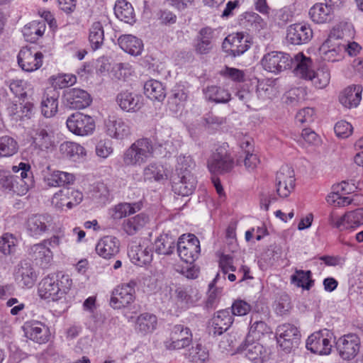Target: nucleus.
I'll list each match as a JSON object with an SVG mask.
<instances>
[{"label":"nucleus","instance_id":"obj_1","mask_svg":"<svg viewBox=\"0 0 363 363\" xmlns=\"http://www.w3.org/2000/svg\"><path fill=\"white\" fill-rule=\"evenodd\" d=\"M312 60L303 53L294 56V74L304 80L311 82L317 89L326 87L330 80V72L326 65L320 67L317 70L312 68Z\"/></svg>","mask_w":363,"mask_h":363},{"label":"nucleus","instance_id":"obj_2","mask_svg":"<svg viewBox=\"0 0 363 363\" xmlns=\"http://www.w3.org/2000/svg\"><path fill=\"white\" fill-rule=\"evenodd\" d=\"M155 157V145L147 138L136 140L127 149L122 156L124 166L130 167H141Z\"/></svg>","mask_w":363,"mask_h":363},{"label":"nucleus","instance_id":"obj_3","mask_svg":"<svg viewBox=\"0 0 363 363\" xmlns=\"http://www.w3.org/2000/svg\"><path fill=\"white\" fill-rule=\"evenodd\" d=\"M72 280L67 275L52 274L45 277L39 283L38 294L44 299L53 301L62 298L70 289Z\"/></svg>","mask_w":363,"mask_h":363},{"label":"nucleus","instance_id":"obj_4","mask_svg":"<svg viewBox=\"0 0 363 363\" xmlns=\"http://www.w3.org/2000/svg\"><path fill=\"white\" fill-rule=\"evenodd\" d=\"M334 342L333 333L327 329H323L312 333L306 340V346L313 353L328 355L331 352Z\"/></svg>","mask_w":363,"mask_h":363},{"label":"nucleus","instance_id":"obj_5","mask_svg":"<svg viewBox=\"0 0 363 363\" xmlns=\"http://www.w3.org/2000/svg\"><path fill=\"white\" fill-rule=\"evenodd\" d=\"M328 223L339 230L355 229L363 225V208H357L340 216L336 211H332L328 218Z\"/></svg>","mask_w":363,"mask_h":363},{"label":"nucleus","instance_id":"obj_6","mask_svg":"<svg viewBox=\"0 0 363 363\" xmlns=\"http://www.w3.org/2000/svg\"><path fill=\"white\" fill-rule=\"evenodd\" d=\"M177 252L186 263L192 264L199 257L201 252L200 242L193 234H184L178 240Z\"/></svg>","mask_w":363,"mask_h":363},{"label":"nucleus","instance_id":"obj_7","mask_svg":"<svg viewBox=\"0 0 363 363\" xmlns=\"http://www.w3.org/2000/svg\"><path fill=\"white\" fill-rule=\"evenodd\" d=\"M294 65V57L285 52L272 51L265 54L261 60L263 69L269 72L278 74Z\"/></svg>","mask_w":363,"mask_h":363},{"label":"nucleus","instance_id":"obj_8","mask_svg":"<svg viewBox=\"0 0 363 363\" xmlns=\"http://www.w3.org/2000/svg\"><path fill=\"white\" fill-rule=\"evenodd\" d=\"M136 282L133 280L117 286L112 291L110 305L120 309L130 305L135 298Z\"/></svg>","mask_w":363,"mask_h":363},{"label":"nucleus","instance_id":"obj_9","mask_svg":"<svg viewBox=\"0 0 363 363\" xmlns=\"http://www.w3.org/2000/svg\"><path fill=\"white\" fill-rule=\"evenodd\" d=\"M66 124L70 132L79 136L90 135L95 129V122L92 117L80 112L71 114Z\"/></svg>","mask_w":363,"mask_h":363},{"label":"nucleus","instance_id":"obj_10","mask_svg":"<svg viewBox=\"0 0 363 363\" xmlns=\"http://www.w3.org/2000/svg\"><path fill=\"white\" fill-rule=\"evenodd\" d=\"M30 135L35 149L45 151L54 146V133L47 125L43 123L33 125Z\"/></svg>","mask_w":363,"mask_h":363},{"label":"nucleus","instance_id":"obj_11","mask_svg":"<svg viewBox=\"0 0 363 363\" xmlns=\"http://www.w3.org/2000/svg\"><path fill=\"white\" fill-rule=\"evenodd\" d=\"M275 186L280 197L286 198L294 190L295 179L294 169L288 166H282L276 174Z\"/></svg>","mask_w":363,"mask_h":363},{"label":"nucleus","instance_id":"obj_12","mask_svg":"<svg viewBox=\"0 0 363 363\" xmlns=\"http://www.w3.org/2000/svg\"><path fill=\"white\" fill-rule=\"evenodd\" d=\"M192 341V335L188 328L182 325L174 327L170 337L164 341V347L169 350H181L189 346Z\"/></svg>","mask_w":363,"mask_h":363},{"label":"nucleus","instance_id":"obj_13","mask_svg":"<svg viewBox=\"0 0 363 363\" xmlns=\"http://www.w3.org/2000/svg\"><path fill=\"white\" fill-rule=\"evenodd\" d=\"M207 166L212 174H225L233 169L234 160L230 154L218 150L208 159Z\"/></svg>","mask_w":363,"mask_h":363},{"label":"nucleus","instance_id":"obj_14","mask_svg":"<svg viewBox=\"0 0 363 363\" xmlns=\"http://www.w3.org/2000/svg\"><path fill=\"white\" fill-rule=\"evenodd\" d=\"M360 340L355 334H347L340 337L336 342V347L340 356L350 360L357 354L359 350Z\"/></svg>","mask_w":363,"mask_h":363},{"label":"nucleus","instance_id":"obj_15","mask_svg":"<svg viewBox=\"0 0 363 363\" xmlns=\"http://www.w3.org/2000/svg\"><path fill=\"white\" fill-rule=\"evenodd\" d=\"M63 97L65 106L71 109H82L91 103L89 94L81 89H68L65 91Z\"/></svg>","mask_w":363,"mask_h":363},{"label":"nucleus","instance_id":"obj_16","mask_svg":"<svg viewBox=\"0 0 363 363\" xmlns=\"http://www.w3.org/2000/svg\"><path fill=\"white\" fill-rule=\"evenodd\" d=\"M43 55L28 48H23L18 55L19 66L26 72L38 69L43 65Z\"/></svg>","mask_w":363,"mask_h":363},{"label":"nucleus","instance_id":"obj_17","mask_svg":"<svg viewBox=\"0 0 363 363\" xmlns=\"http://www.w3.org/2000/svg\"><path fill=\"white\" fill-rule=\"evenodd\" d=\"M15 279L22 287L31 288L37 280V273L32 264L27 260L20 262L15 270Z\"/></svg>","mask_w":363,"mask_h":363},{"label":"nucleus","instance_id":"obj_18","mask_svg":"<svg viewBox=\"0 0 363 363\" xmlns=\"http://www.w3.org/2000/svg\"><path fill=\"white\" fill-rule=\"evenodd\" d=\"M277 335L278 343L286 352H290L294 343H297L300 335L298 328L289 323L279 325L277 328Z\"/></svg>","mask_w":363,"mask_h":363},{"label":"nucleus","instance_id":"obj_19","mask_svg":"<svg viewBox=\"0 0 363 363\" xmlns=\"http://www.w3.org/2000/svg\"><path fill=\"white\" fill-rule=\"evenodd\" d=\"M215 30L210 27L201 28L194 41V48L199 55H207L214 47Z\"/></svg>","mask_w":363,"mask_h":363},{"label":"nucleus","instance_id":"obj_20","mask_svg":"<svg viewBox=\"0 0 363 363\" xmlns=\"http://www.w3.org/2000/svg\"><path fill=\"white\" fill-rule=\"evenodd\" d=\"M116 102L123 111L130 113L138 111L144 105L142 95L128 91L118 93Z\"/></svg>","mask_w":363,"mask_h":363},{"label":"nucleus","instance_id":"obj_21","mask_svg":"<svg viewBox=\"0 0 363 363\" xmlns=\"http://www.w3.org/2000/svg\"><path fill=\"white\" fill-rule=\"evenodd\" d=\"M108 135L117 140H123L131 135V127L128 121L122 118L110 117L105 123Z\"/></svg>","mask_w":363,"mask_h":363},{"label":"nucleus","instance_id":"obj_22","mask_svg":"<svg viewBox=\"0 0 363 363\" xmlns=\"http://www.w3.org/2000/svg\"><path fill=\"white\" fill-rule=\"evenodd\" d=\"M313 37V31L308 25L295 23L287 28L286 40L293 45L307 43Z\"/></svg>","mask_w":363,"mask_h":363},{"label":"nucleus","instance_id":"obj_23","mask_svg":"<svg viewBox=\"0 0 363 363\" xmlns=\"http://www.w3.org/2000/svg\"><path fill=\"white\" fill-rule=\"evenodd\" d=\"M196 179L192 173L177 174L172 184V191L178 195L188 196L194 191L196 186Z\"/></svg>","mask_w":363,"mask_h":363},{"label":"nucleus","instance_id":"obj_24","mask_svg":"<svg viewBox=\"0 0 363 363\" xmlns=\"http://www.w3.org/2000/svg\"><path fill=\"white\" fill-rule=\"evenodd\" d=\"M52 224V217L49 214H35L30 216L27 223V229L31 236L41 235Z\"/></svg>","mask_w":363,"mask_h":363},{"label":"nucleus","instance_id":"obj_25","mask_svg":"<svg viewBox=\"0 0 363 363\" xmlns=\"http://www.w3.org/2000/svg\"><path fill=\"white\" fill-rule=\"evenodd\" d=\"M20 169L18 174L13 175L15 177L16 194L19 196L25 195L28 189L33 186V180L30 165L28 163L20 162Z\"/></svg>","mask_w":363,"mask_h":363},{"label":"nucleus","instance_id":"obj_26","mask_svg":"<svg viewBox=\"0 0 363 363\" xmlns=\"http://www.w3.org/2000/svg\"><path fill=\"white\" fill-rule=\"evenodd\" d=\"M239 352L244 353L247 358L251 361L260 360L264 362L266 359V350L257 340L245 341L238 347Z\"/></svg>","mask_w":363,"mask_h":363},{"label":"nucleus","instance_id":"obj_27","mask_svg":"<svg viewBox=\"0 0 363 363\" xmlns=\"http://www.w3.org/2000/svg\"><path fill=\"white\" fill-rule=\"evenodd\" d=\"M83 199L82 193L78 190L67 188L64 189L55 194L52 202L56 205V200L60 201L62 206H66L72 208L74 206L79 204Z\"/></svg>","mask_w":363,"mask_h":363},{"label":"nucleus","instance_id":"obj_28","mask_svg":"<svg viewBox=\"0 0 363 363\" xmlns=\"http://www.w3.org/2000/svg\"><path fill=\"white\" fill-rule=\"evenodd\" d=\"M59 94L54 89H48L42 98L41 112L46 118L54 116L58 111Z\"/></svg>","mask_w":363,"mask_h":363},{"label":"nucleus","instance_id":"obj_29","mask_svg":"<svg viewBox=\"0 0 363 363\" xmlns=\"http://www.w3.org/2000/svg\"><path fill=\"white\" fill-rule=\"evenodd\" d=\"M119 241L113 236H104L97 243V254L105 258L110 259L119 252Z\"/></svg>","mask_w":363,"mask_h":363},{"label":"nucleus","instance_id":"obj_30","mask_svg":"<svg viewBox=\"0 0 363 363\" xmlns=\"http://www.w3.org/2000/svg\"><path fill=\"white\" fill-rule=\"evenodd\" d=\"M346 45L341 42L328 43L324 42L319 48L321 57L328 62L338 61L342 57V53L345 51Z\"/></svg>","mask_w":363,"mask_h":363},{"label":"nucleus","instance_id":"obj_31","mask_svg":"<svg viewBox=\"0 0 363 363\" xmlns=\"http://www.w3.org/2000/svg\"><path fill=\"white\" fill-rule=\"evenodd\" d=\"M29 255L42 267H47L52 259V252L43 242L30 247Z\"/></svg>","mask_w":363,"mask_h":363},{"label":"nucleus","instance_id":"obj_32","mask_svg":"<svg viewBox=\"0 0 363 363\" xmlns=\"http://www.w3.org/2000/svg\"><path fill=\"white\" fill-rule=\"evenodd\" d=\"M233 316L228 309L218 311L211 319L213 333L220 335L225 332L233 324Z\"/></svg>","mask_w":363,"mask_h":363},{"label":"nucleus","instance_id":"obj_33","mask_svg":"<svg viewBox=\"0 0 363 363\" xmlns=\"http://www.w3.org/2000/svg\"><path fill=\"white\" fill-rule=\"evenodd\" d=\"M362 87L354 85L346 88L340 96V102L346 108H351L359 105L362 99Z\"/></svg>","mask_w":363,"mask_h":363},{"label":"nucleus","instance_id":"obj_34","mask_svg":"<svg viewBox=\"0 0 363 363\" xmlns=\"http://www.w3.org/2000/svg\"><path fill=\"white\" fill-rule=\"evenodd\" d=\"M118 43L122 50L131 55H140L143 49L142 40L132 35H121L118 39Z\"/></svg>","mask_w":363,"mask_h":363},{"label":"nucleus","instance_id":"obj_35","mask_svg":"<svg viewBox=\"0 0 363 363\" xmlns=\"http://www.w3.org/2000/svg\"><path fill=\"white\" fill-rule=\"evenodd\" d=\"M239 23L252 31H259L266 28L267 23L262 17L254 12H245L240 16Z\"/></svg>","mask_w":363,"mask_h":363},{"label":"nucleus","instance_id":"obj_36","mask_svg":"<svg viewBox=\"0 0 363 363\" xmlns=\"http://www.w3.org/2000/svg\"><path fill=\"white\" fill-rule=\"evenodd\" d=\"M272 333L271 328L261 320L255 319L251 316L248 333L245 338L247 341L259 340L262 337Z\"/></svg>","mask_w":363,"mask_h":363},{"label":"nucleus","instance_id":"obj_37","mask_svg":"<svg viewBox=\"0 0 363 363\" xmlns=\"http://www.w3.org/2000/svg\"><path fill=\"white\" fill-rule=\"evenodd\" d=\"M26 334L34 342L43 344L48 340V328L40 322H33L26 326Z\"/></svg>","mask_w":363,"mask_h":363},{"label":"nucleus","instance_id":"obj_38","mask_svg":"<svg viewBox=\"0 0 363 363\" xmlns=\"http://www.w3.org/2000/svg\"><path fill=\"white\" fill-rule=\"evenodd\" d=\"M45 181L49 186H61L73 184L75 177L73 174L54 170L44 176Z\"/></svg>","mask_w":363,"mask_h":363},{"label":"nucleus","instance_id":"obj_39","mask_svg":"<svg viewBox=\"0 0 363 363\" xmlns=\"http://www.w3.org/2000/svg\"><path fill=\"white\" fill-rule=\"evenodd\" d=\"M333 9L323 3L315 4L309 10L310 18L316 23H325L330 21L333 18Z\"/></svg>","mask_w":363,"mask_h":363},{"label":"nucleus","instance_id":"obj_40","mask_svg":"<svg viewBox=\"0 0 363 363\" xmlns=\"http://www.w3.org/2000/svg\"><path fill=\"white\" fill-rule=\"evenodd\" d=\"M128 255L132 259V262L139 266L147 264L152 260V248L141 245L133 247L129 250Z\"/></svg>","mask_w":363,"mask_h":363},{"label":"nucleus","instance_id":"obj_41","mask_svg":"<svg viewBox=\"0 0 363 363\" xmlns=\"http://www.w3.org/2000/svg\"><path fill=\"white\" fill-rule=\"evenodd\" d=\"M157 317L149 313H144L138 316L135 321V330L143 335L153 332L156 329Z\"/></svg>","mask_w":363,"mask_h":363},{"label":"nucleus","instance_id":"obj_42","mask_svg":"<svg viewBox=\"0 0 363 363\" xmlns=\"http://www.w3.org/2000/svg\"><path fill=\"white\" fill-rule=\"evenodd\" d=\"M353 34L354 30L350 24H340L331 30L325 42L334 43L340 42V40L348 42V39L351 38Z\"/></svg>","mask_w":363,"mask_h":363},{"label":"nucleus","instance_id":"obj_43","mask_svg":"<svg viewBox=\"0 0 363 363\" xmlns=\"http://www.w3.org/2000/svg\"><path fill=\"white\" fill-rule=\"evenodd\" d=\"M176 238L167 233L162 234L154 243V249L158 255H169L175 248Z\"/></svg>","mask_w":363,"mask_h":363},{"label":"nucleus","instance_id":"obj_44","mask_svg":"<svg viewBox=\"0 0 363 363\" xmlns=\"http://www.w3.org/2000/svg\"><path fill=\"white\" fill-rule=\"evenodd\" d=\"M116 16L127 23L135 22V13L132 5L125 0H118L114 6Z\"/></svg>","mask_w":363,"mask_h":363},{"label":"nucleus","instance_id":"obj_45","mask_svg":"<svg viewBox=\"0 0 363 363\" xmlns=\"http://www.w3.org/2000/svg\"><path fill=\"white\" fill-rule=\"evenodd\" d=\"M144 93L147 98L152 101H161L166 96L164 86L160 82L155 79H150L145 83Z\"/></svg>","mask_w":363,"mask_h":363},{"label":"nucleus","instance_id":"obj_46","mask_svg":"<svg viewBox=\"0 0 363 363\" xmlns=\"http://www.w3.org/2000/svg\"><path fill=\"white\" fill-rule=\"evenodd\" d=\"M204 95L208 101L216 103H227L230 100V94L228 90L217 86H207L204 90Z\"/></svg>","mask_w":363,"mask_h":363},{"label":"nucleus","instance_id":"obj_47","mask_svg":"<svg viewBox=\"0 0 363 363\" xmlns=\"http://www.w3.org/2000/svg\"><path fill=\"white\" fill-rule=\"evenodd\" d=\"M148 220V217L146 215L140 213L124 220L123 229L127 234L130 235H134L146 225Z\"/></svg>","mask_w":363,"mask_h":363},{"label":"nucleus","instance_id":"obj_48","mask_svg":"<svg viewBox=\"0 0 363 363\" xmlns=\"http://www.w3.org/2000/svg\"><path fill=\"white\" fill-rule=\"evenodd\" d=\"M60 151L65 157L74 160L86 155L84 147L78 143L70 141L62 143L60 146Z\"/></svg>","mask_w":363,"mask_h":363},{"label":"nucleus","instance_id":"obj_49","mask_svg":"<svg viewBox=\"0 0 363 363\" xmlns=\"http://www.w3.org/2000/svg\"><path fill=\"white\" fill-rule=\"evenodd\" d=\"M267 89L264 91H267ZM264 91V89L257 88L255 92L251 91L248 89H241L236 93V97L241 102L244 103L248 108H255L257 101L260 96H262V92Z\"/></svg>","mask_w":363,"mask_h":363},{"label":"nucleus","instance_id":"obj_50","mask_svg":"<svg viewBox=\"0 0 363 363\" xmlns=\"http://www.w3.org/2000/svg\"><path fill=\"white\" fill-rule=\"evenodd\" d=\"M141 208L142 204L138 202L119 203L113 209L112 217L113 219H121L139 211Z\"/></svg>","mask_w":363,"mask_h":363},{"label":"nucleus","instance_id":"obj_51","mask_svg":"<svg viewBox=\"0 0 363 363\" xmlns=\"http://www.w3.org/2000/svg\"><path fill=\"white\" fill-rule=\"evenodd\" d=\"M9 89L19 100L25 101L30 90V84L23 79H12L8 82Z\"/></svg>","mask_w":363,"mask_h":363},{"label":"nucleus","instance_id":"obj_52","mask_svg":"<svg viewBox=\"0 0 363 363\" xmlns=\"http://www.w3.org/2000/svg\"><path fill=\"white\" fill-rule=\"evenodd\" d=\"M291 280L298 287H301L306 290H309L313 284L310 270L296 269L295 273L291 276Z\"/></svg>","mask_w":363,"mask_h":363},{"label":"nucleus","instance_id":"obj_53","mask_svg":"<svg viewBox=\"0 0 363 363\" xmlns=\"http://www.w3.org/2000/svg\"><path fill=\"white\" fill-rule=\"evenodd\" d=\"M89 40L94 50H97L103 44L104 31L100 22H95L92 24L90 28Z\"/></svg>","mask_w":363,"mask_h":363},{"label":"nucleus","instance_id":"obj_54","mask_svg":"<svg viewBox=\"0 0 363 363\" xmlns=\"http://www.w3.org/2000/svg\"><path fill=\"white\" fill-rule=\"evenodd\" d=\"M18 150V143L11 137L0 138V157H9L15 155Z\"/></svg>","mask_w":363,"mask_h":363},{"label":"nucleus","instance_id":"obj_55","mask_svg":"<svg viewBox=\"0 0 363 363\" xmlns=\"http://www.w3.org/2000/svg\"><path fill=\"white\" fill-rule=\"evenodd\" d=\"M143 176L145 180H155L158 182L164 179L166 174L162 165L153 162L144 168Z\"/></svg>","mask_w":363,"mask_h":363},{"label":"nucleus","instance_id":"obj_56","mask_svg":"<svg viewBox=\"0 0 363 363\" xmlns=\"http://www.w3.org/2000/svg\"><path fill=\"white\" fill-rule=\"evenodd\" d=\"M195 167V162L190 155H179L177 158L176 170L177 174H186V172L191 173Z\"/></svg>","mask_w":363,"mask_h":363},{"label":"nucleus","instance_id":"obj_57","mask_svg":"<svg viewBox=\"0 0 363 363\" xmlns=\"http://www.w3.org/2000/svg\"><path fill=\"white\" fill-rule=\"evenodd\" d=\"M45 30V23L44 22L33 21L28 26L23 28V34L26 36H30V40H35L41 37Z\"/></svg>","mask_w":363,"mask_h":363},{"label":"nucleus","instance_id":"obj_58","mask_svg":"<svg viewBox=\"0 0 363 363\" xmlns=\"http://www.w3.org/2000/svg\"><path fill=\"white\" fill-rule=\"evenodd\" d=\"M16 240L13 235L5 233L0 238V252L10 255L16 251Z\"/></svg>","mask_w":363,"mask_h":363},{"label":"nucleus","instance_id":"obj_59","mask_svg":"<svg viewBox=\"0 0 363 363\" xmlns=\"http://www.w3.org/2000/svg\"><path fill=\"white\" fill-rule=\"evenodd\" d=\"M191 361L193 362H204L208 359V352L206 348L201 344L193 347L189 352Z\"/></svg>","mask_w":363,"mask_h":363},{"label":"nucleus","instance_id":"obj_60","mask_svg":"<svg viewBox=\"0 0 363 363\" xmlns=\"http://www.w3.org/2000/svg\"><path fill=\"white\" fill-rule=\"evenodd\" d=\"M242 40H247V37L245 36L242 33L228 35L225 38L223 43V47L225 50L238 48V45H240Z\"/></svg>","mask_w":363,"mask_h":363},{"label":"nucleus","instance_id":"obj_61","mask_svg":"<svg viewBox=\"0 0 363 363\" xmlns=\"http://www.w3.org/2000/svg\"><path fill=\"white\" fill-rule=\"evenodd\" d=\"M15 177H13L9 172L0 171V188L13 191L16 194Z\"/></svg>","mask_w":363,"mask_h":363},{"label":"nucleus","instance_id":"obj_62","mask_svg":"<svg viewBox=\"0 0 363 363\" xmlns=\"http://www.w3.org/2000/svg\"><path fill=\"white\" fill-rule=\"evenodd\" d=\"M113 152L112 142L110 140H101L96 144V153L101 158L108 157Z\"/></svg>","mask_w":363,"mask_h":363},{"label":"nucleus","instance_id":"obj_63","mask_svg":"<svg viewBox=\"0 0 363 363\" xmlns=\"http://www.w3.org/2000/svg\"><path fill=\"white\" fill-rule=\"evenodd\" d=\"M345 194H330L327 196V202L330 204H335L338 206H345L351 204L354 199L345 196Z\"/></svg>","mask_w":363,"mask_h":363},{"label":"nucleus","instance_id":"obj_64","mask_svg":"<svg viewBox=\"0 0 363 363\" xmlns=\"http://www.w3.org/2000/svg\"><path fill=\"white\" fill-rule=\"evenodd\" d=\"M231 314L233 315H245L251 310V306L245 301L236 300L233 302Z\"/></svg>","mask_w":363,"mask_h":363}]
</instances>
